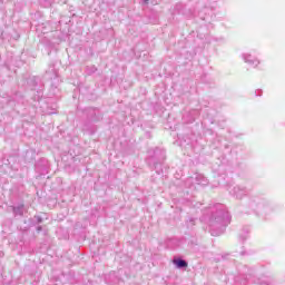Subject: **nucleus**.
<instances>
[{
	"label": "nucleus",
	"mask_w": 285,
	"mask_h": 285,
	"mask_svg": "<svg viewBox=\"0 0 285 285\" xmlns=\"http://www.w3.org/2000/svg\"><path fill=\"white\" fill-rule=\"evenodd\" d=\"M229 219L230 218L228 216V213H226V212H218L217 217L214 218V220L217 224H222L223 226H226V224H228Z\"/></svg>",
	"instance_id": "obj_1"
},
{
	"label": "nucleus",
	"mask_w": 285,
	"mask_h": 285,
	"mask_svg": "<svg viewBox=\"0 0 285 285\" xmlns=\"http://www.w3.org/2000/svg\"><path fill=\"white\" fill-rule=\"evenodd\" d=\"M177 268H188V263L181 258L173 261Z\"/></svg>",
	"instance_id": "obj_2"
},
{
	"label": "nucleus",
	"mask_w": 285,
	"mask_h": 285,
	"mask_svg": "<svg viewBox=\"0 0 285 285\" xmlns=\"http://www.w3.org/2000/svg\"><path fill=\"white\" fill-rule=\"evenodd\" d=\"M250 55H248V53H245L244 56H243V59H244V61L246 62V63H250L252 66H257V63H259V61H257V60H253V59H250Z\"/></svg>",
	"instance_id": "obj_3"
},
{
	"label": "nucleus",
	"mask_w": 285,
	"mask_h": 285,
	"mask_svg": "<svg viewBox=\"0 0 285 285\" xmlns=\"http://www.w3.org/2000/svg\"><path fill=\"white\" fill-rule=\"evenodd\" d=\"M234 193L238 199H242V196L244 195V190L239 189V187L234 188Z\"/></svg>",
	"instance_id": "obj_4"
},
{
	"label": "nucleus",
	"mask_w": 285,
	"mask_h": 285,
	"mask_svg": "<svg viewBox=\"0 0 285 285\" xmlns=\"http://www.w3.org/2000/svg\"><path fill=\"white\" fill-rule=\"evenodd\" d=\"M14 213H18L19 215H23V212L21 208H13Z\"/></svg>",
	"instance_id": "obj_5"
},
{
	"label": "nucleus",
	"mask_w": 285,
	"mask_h": 285,
	"mask_svg": "<svg viewBox=\"0 0 285 285\" xmlns=\"http://www.w3.org/2000/svg\"><path fill=\"white\" fill-rule=\"evenodd\" d=\"M142 2L148 4V3H150V0H142Z\"/></svg>",
	"instance_id": "obj_6"
}]
</instances>
